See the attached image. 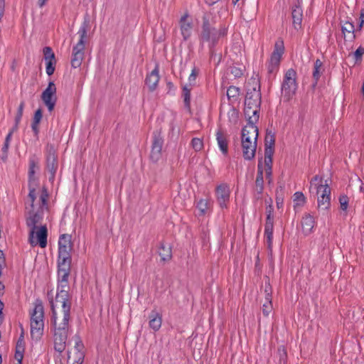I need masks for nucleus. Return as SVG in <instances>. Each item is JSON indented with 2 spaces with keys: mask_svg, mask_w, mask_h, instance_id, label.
<instances>
[{
  "mask_svg": "<svg viewBox=\"0 0 364 364\" xmlns=\"http://www.w3.org/2000/svg\"><path fill=\"white\" fill-rule=\"evenodd\" d=\"M70 310L66 307L65 309H52V318L55 326L54 348L59 353H62L66 347Z\"/></svg>",
  "mask_w": 364,
  "mask_h": 364,
  "instance_id": "1",
  "label": "nucleus"
},
{
  "mask_svg": "<svg viewBox=\"0 0 364 364\" xmlns=\"http://www.w3.org/2000/svg\"><path fill=\"white\" fill-rule=\"evenodd\" d=\"M70 264L58 263V285L55 300H50L51 309H70L68 291V276L70 274Z\"/></svg>",
  "mask_w": 364,
  "mask_h": 364,
  "instance_id": "2",
  "label": "nucleus"
},
{
  "mask_svg": "<svg viewBox=\"0 0 364 364\" xmlns=\"http://www.w3.org/2000/svg\"><path fill=\"white\" fill-rule=\"evenodd\" d=\"M261 104L259 85L255 82L252 89L247 88L245 100L244 114L248 123H256L259 119V111Z\"/></svg>",
  "mask_w": 364,
  "mask_h": 364,
  "instance_id": "3",
  "label": "nucleus"
},
{
  "mask_svg": "<svg viewBox=\"0 0 364 364\" xmlns=\"http://www.w3.org/2000/svg\"><path fill=\"white\" fill-rule=\"evenodd\" d=\"M258 129L255 123H248L242 131V149L243 157L247 160L252 159L256 153Z\"/></svg>",
  "mask_w": 364,
  "mask_h": 364,
  "instance_id": "4",
  "label": "nucleus"
},
{
  "mask_svg": "<svg viewBox=\"0 0 364 364\" xmlns=\"http://www.w3.org/2000/svg\"><path fill=\"white\" fill-rule=\"evenodd\" d=\"M309 190L316 192L317 195L318 208L321 210H327L331 205V188L327 181L319 176H315L310 181Z\"/></svg>",
  "mask_w": 364,
  "mask_h": 364,
  "instance_id": "5",
  "label": "nucleus"
},
{
  "mask_svg": "<svg viewBox=\"0 0 364 364\" xmlns=\"http://www.w3.org/2000/svg\"><path fill=\"white\" fill-rule=\"evenodd\" d=\"M225 34V28L215 29L210 25L208 18L206 16H203L202 31L199 35L200 43L202 46L205 43H208L209 47L211 48Z\"/></svg>",
  "mask_w": 364,
  "mask_h": 364,
  "instance_id": "6",
  "label": "nucleus"
},
{
  "mask_svg": "<svg viewBox=\"0 0 364 364\" xmlns=\"http://www.w3.org/2000/svg\"><path fill=\"white\" fill-rule=\"evenodd\" d=\"M43 307L41 304H36L31 313V333L32 338L38 339L43 334Z\"/></svg>",
  "mask_w": 364,
  "mask_h": 364,
  "instance_id": "7",
  "label": "nucleus"
},
{
  "mask_svg": "<svg viewBox=\"0 0 364 364\" xmlns=\"http://www.w3.org/2000/svg\"><path fill=\"white\" fill-rule=\"evenodd\" d=\"M296 73L293 69H289L284 77L282 86V93L287 100L291 99L297 89Z\"/></svg>",
  "mask_w": 364,
  "mask_h": 364,
  "instance_id": "8",
  "label": "nucleus"
},
{
  "mask_svg": "<svg viewBox=\"0 0 364 364\" xmlns=\"http://www.w3.org/2000/svg\"><path fill=\"white\" fill-rule=\"evenodd\" d=\"M284 50V42L282 40L278 39L275 42L274 51L267 63V71L269 75H274L278 70Z\"/></svg>",
  "mask_w": 364,
  "mask_h": 364,
  "instance_id": "9",
  "label": "nucleus"
},
{
  "mask_svg": "<svg viewBox=\"0 0 364 364\" xmlns=\"http://www.w3.org/2000/svg\"><path fill=\"white\" fill-rule=\"evenodd\" d=\"M90 29V16L86 15L84 21L79 28L77 34L79 36V41L77 44L73 47V51L77 53H83L85 50V44L87 42L88 36L87 33Z\"/></svg>",
  "mask_w": 364,
  "mask_h": 364,
  "instance_id": "10",
  "label": "nucleus"
},
{
  "mask_svg": "<svg viewBox=\"0 0 364 364\" xmlns=\"http://www.w3.org/2000/svg\"><path fill=\"white\" fill-rule=\"evenodd\" d=\"M178 26L183 40L185 41H188L192 36L194 30L193 19L188 12H185L180 17Z\"/></svg>",
  "mask_w": 364,
  "mask_h": 364,
  "instance_id": "11",
  "label": "nucleus"
},
{
  "mask_svg": "<svg viewBox=\"0 0 364 364\" xmlns=\"http://www.w3.org/2000/svg\"><path fill=\"white\" fill-rule=\"evenodd\" d=\"M29 242L31 246L39 245L44 248L47 245V228L45 225L36 229H31L29 232Z\"/></svg>",
  "mask_w": 364,
  "mask_h": 364,
  "instance_id": "12",
  "label": "nucleus"
},
{
  "mask_svg": "<svg viewBox=\"0 0 364 364\" xmlns=\"http://www.w3.org/2000/svg\"><path fill=\"white\" fill-rule=\"evenodd\" d=\"M273 207L269 204L266 208L267 218L264 225V237L268 248H271L273 238L274 218Z\"/></svg>",
  "mask_w": 364,
  "mask_h": 364,
  "instance_id": "13",
  "label": "nucleus"
},
{
  "mask_svg": "<svg viewBox=\"0 0 364 364\" xmlns=\"http://www.w3.org/2000/svg\"><path fill=\"white\" fill-rule=\"evenodd\" d=\"M34 202L35 200L33 201V203ZM26 208L28 213L26 223L27 225L29 227L30 230L39 228L38 226V224L41 223V221L42 220V215L40 213L39 210L35 211V205L33 204V207L31 206V202L28 201V198H27Z\"/></svg>",
  "mask_w": 364,
  "mask_h": 364,
  "instance_id": "14",
  "label": "nucleus"
},
{
  "mask_svg": "<svg viewBox=\"0 0 364 364\" xmlns=\"http://www.w3.org/2000/svg\"><path fill=\"white\" fill-rule=\"evenodd\" d=\"M217 202L222 209L227 208L230 201V188L228 184L222 183L215 190Z\"/></svg>",
  "mask_w": 364,
  "mask_h": 364,
  "instance_id": "15",
  "label": "nucleus"
},
{
  "mask_svg": "<svg viewBox=\"0 0 364 364\" xmlns=\"http://www.w3.org/2000/svg\"><path fill=\"white\" fill-rule=\"evenodd\" d=\"M56 87L53 82H50L47 88L43 92L41 98L50 112L54 109L56 102Z\"/></svg>",
  "mask_w": 364,
  "mask_h": 364,
  "instance_id": "16",
  "label": "nucleus"
},
{
  "mask_svg": "<svg viewBox=\"0 0 364 364\" xmlns=\"http://www.w3.org/2000/svg\"><path fill=\"white\" fill-rule=\"evenodd\" d=\"M85 358V347L80 338L75 340V346L69 353L68 358L72 359L73 364H82Z\"/></svg>",
  "mask_w": 364,
  "mask_h": 364,
  "instance_id": "17",
  "label": "nucleus"
},
{
  "mask_svg": "<svg viewBox=\"0 0 364 364\" xmlns=\"http://www.w3.org/2000/svg\"><path fill=\"white\" fill-rule=\"evenodd\" d=\"M37 168H38V166L36 165L35 162L33 161H31L30 162L29 171H28V176H29L28 201L31 202V205L32 207L33 205V201L36 198V187L37 186V183L36 181L34 174H35L36 170Z\"/></svg>",
  "mask_w": 364,
  "mask_h": 364,
  "instance_id": "18",
  "label": "nucleus"
},
{
  "mask_svg": "<svg viewBox=\"0 0 364 364\" xmlns=\"http://www.w3.org/2000/svg\"><path fill=\"white\" fill-rule=\"evenodd\" d=\"M301 230L304 235H309L314 230L315 225L314 218L310 214H305L302 218Z\"/></svg>",
  "mask_w": 364,
  "mask_h": 364,
  "instance_id": "19",
  "label": "nucleus"
},
{
  "mask_svg": "<svg viewBox=\"0 0 364 364\" xmlns=\"http://www.w3.org/2000/svg\"><path fill=\"white\" fill-rule=\"evenodd\" d=\"M47 169L50 173L49 180L53 181L58 169L57 156L54 152L50 153L48 156Z\"/></svg>",
  "mask_w": 364,
  "mask_h": 364,
  "instance_id": "20",
  "label": "nucleus"
},
{
  "mask_svg": "<svg viewBox=\"0 0 364 364\" xmlns=\"http://www.w3.org/2000/svg\"><path fill=\"white\" fill-rule=\"evenodd\" d=\"M196 75H197V73L196 71V69H193L192 70L191 74L189 76V78H188L190 85H185L183 88V95H182L183 97L185 106L186 107H189V106H190V102H191L190 92L191 90V83L196 80Z\"/></svg>",
  "mask_w": 364,
  "mask_h": 364,
  "instance_id": "21",
  "label": "nucleus"
},
{
  "mask_svg": "<svg viewBox=\"0 0 364 364\" xmlns=\"http://www.w3.org/2000/svg\"><path fill=\"white\" fill-rule=\"evenodd\" d=\"M159 69L156 66L146 77V85L151 91L154 90L159 81Z\"/></svg>",
  "mask_w": 364,
  "mask_h": 364,
  "instance_id": "22",
  "label": "nucleus"
},
{
  "mask_svg": "<svg viewBox=\"0 0 364 364\" xmlns=\"http://www.w3.org/2000/svg\"><path fill=\"white\" fill-rule=\"evenodd\" d=\"M71 245L59 246L58 249V263H68L70 264V251Z\"/></svg>",
  "mask_w": 364,
  "mask_h": 364,
  "instance_id": "23",
  "label": "nucleus"
},
{
  "mask_svg": "<svg viewBox=\"0 0 364 364\" xmlns=\"http://www.w3.org/2000/svg\"><path fill=\"white\" fill-rule=\"evenodd\" d=\"M163 140L161 138H155L152 144L151 158L153 161H157L161 154Z\"/></svg>",
  "mask_w": 364,
  "mask_h": 364,
  "instance_id": "24",
  "label": "nucleus"
},
{
  "mask_svg": "<svg viewBox=\"0 0 364 364\" xmlns=\"http://www.w3.org/2000/svg\"><path fill=\"white\" fill-rule=\"evenodd\" d=\"M291 14H292L293 26L295 29L298 30L301 26L303 11L299 6L296 5L295 6H294V8L292 9Z\"/></svg>",
  "mask_w": 364,
  "mask_h": 364,
  "instance_id": "25",
  "label": "nucleus"
},
{
  "mask_svg": "<svg viewBox=\"0 0 364 364\" xmlns=\"http://www.w3.org/2000/svg\"><path fill=\"white\" fill-rule=\"evenodd\" d=\"M211 203L207 199H200L196 204V208L200 215H204L210 212Z\"/></svg>",
  "mask_w": 364,
  "mask_h": 364,
  "instance_id": "26",
  "label": "nucleus"
},
{
  "mask_svg": "<svg viewBox=\"0 0 364 364\" xmlns=\"http://www.w3.org/2000/svg\"><path fill=\"white\" fill-rule=\"evenodd\" d=\"M161 323L162 320L160 315L156 312H152L151 319L149 321L150 328L156 331L161 328Z\"/></svg>",
  "mask_w": 364,
  "mask_h": 364,
  "instance_id": "27",
  "label": "nucleus"
},
{
  "mask_svg": "<svg viewBox=\"0 0 364 364\" xmlns=\"http://www.w3.org/2000/svg\"><path fill=\"white\" fill-rule=\"evenodd\" d=\"M216 139H217V142H218V146H219L220 151L225 154H227L228 144H227L226 138L220 131H218L217 132Z\"/></svg>",
  "mask_w": 364,
  "mask_h": 364,
  "instance_id": "28",
  "label": "nucleus"
},
{
  "mask_svg": "<svg viewBox=\"0 0 364 364\" xmlns=\"http://www.w3.org/2000/svg\"><path fill=\"white\" fill-rule=\"evenodd\" d=\"M294 208L295 209L302 207L306 203V198L301 192H296L293 196Z\"/></svg>",
  "mask_w": 364,
  "mask_h": 364,
  "instance_id": "29",
  "label": "nucleus"
},
{
  "mask_svg": "<svg viewBox=\"0 0 364 364\" xmlns=\"http://www.w3.org/2000/svg\"><path fill=\"white\" fill-rule=\"evenodd\" d=\"M338 200L340 204V209L341 210V214H343L344 216H346L347 209L349 203V198L346 195H341L340 196Z\"/></svg>",
  "mask_w": 364,
  "mask_h": 364,
  "instance_id": "30",
  "label": "nucleus"
},
{
  "mask_svg": "<svg viewBox=\"0 0 364 364\" xmlns=\"http://www.w3.org/2000/svg\"><path fill=\"white\" fill-rule=\"evenodd\" d=\"M83 58H84L83 53H77V52L73 51V57H72V60H71L72 66L75 68L80 67Z\"/></svg>",
  "mask_w": 364,
  "mask_h": 364,
  "instance_id": "31",
  "label": "nucleus"
},
{
  "mask_svg": "<svg viewBox=\"0 0 364 364\" xmlns=\"http://www.w3.org/2000/svg\"><path fill=\"white\" fill-rule=\"evenodd\" d=\"M273 309L272 298H266L263 304H262V312L263 314L266 316H269V314L272 312Z\"/></svg>",
  "mask_w": 364,
  "mask_h": 364,
  "instance_id": "32",
  "label": "nucleus"
},
{
  "mask_svg": "<svg viewBox=\"0 0 364 364\" xmlns=\"http://www.w3.org/2000/svg\"><path fill=\"white\" fill-rule=\"evenodd\" d=\"M255 183L257 190L262 191L263 188V172L260 164L258 165V171Z\"/></svg>",
  "mask_w": 364,
  "mask_h": 364,
  "instance_id": "33",
  "label": "nucleus"
},
{
  "mask_svg": "<svg viewBox=\"0 0 364 364\" xmlns=\"http://www.w3.org/2000/svg\"><path fill=\"white\" fill-rule=\"evenodd\" d=\"M159 255L163 260L170 259L171 257V250L170 247L168 245H162L159 250Z\"/></svg>",
  "mask_w": 364,
  "mask_h": 364,
  "instance_id": "34",
  "label": "nucleus"
},
{
  "mask_svg": "<svg viewBox=\"0 0 364 364\" xmlns=\"http://www.w3.org/2000/svg\"><path fill=\"white\" fill-rule=\"evenodd\" d=\"M341 29H342V32L343 33V34H346V33H352L353 38H355V36L353 34L354 31H355V27H354V25L353 23H351L350 21H346L342 25Z\"/></svg>",
  "mask_w": 364,
  "mask_h": 364,
  "instance_id": "35",
  "label": "nucleus"
},
{
  "mask_svg": "<svg viewBox=\"0 0 364 364\" xmlns=\"http://www.w3.org/2000/svg\"><path fill=\"white\" fill-rule=\"evenodd\" d=\"M191 146L196 151H200L203 149V141L200 138H193L191 140Z\"/></svg>",
  "mask_w": 364,
  "mask_h": 364,
  "instance_id": "36",
  "label": "nucleus"
},
{
  "mask_svg": "<svg viewBox=\"0 0 364 364\" xmlns=\"http://www.w3.org/2000/svg\"><path fill=\"white\" fill-rule=\"evenodd\" d=\"M24 105L23 103H21L18 108L17 114L15 117V126L14 127V129H17L18 124L20 123L22 116H23V111Z\"/></svg>",
  "mask_w": 364,
  "mask_h": 364,
  "instance_id": "37",
  "label": "nucleus"
},
{
  "mask_svg": "<svg viewBox=\"0 0 364 364\" xmlns=\"http://www.w3.org/2000/svg\"><path fill=\"white\" fill-rule=\"evenodd\" d=\"M23 347L21 345V343H19L18 342L16 345V353H15V358L18 361V364H21V361L23 359Z\"/></svg>",
  "mask_w": 364,
  "mask_h": 364,
  "instance_id": "38",
  "label": "nucleus"
},
{
  "mask_svg": "<svg viewBox=\"0 0 364 364\" xmlns=\"http://www.w3.org/2000/svg\"><path fill=\"white\" fill-rule=\"evenodd\" d=\"M272 158L264 156V171L267 177H269L272 173Z\"/></svg>",
  "mask_w": 364,
  "mask_h": 364,
  "instance_id": "39",
  "label": "nucleus"
},
{
  "mask_svg": "<svg viewBox=\"0 0 364 364\" xmlns=\"http://www.w3.org/2000/svg\"><path fill=\"white\" fill-rule=\"evenodd\" d=\"M43 55H44L45 61L55 60V54L53 52L51 48H50V47H45L43 48Z\"/></svg>",
  "mask_w": 364,
  "mask_h": 364,
  "instance_id": "40",
  "label": "nucleus"
},
{
  "mask_svg": "<svg viewBox=\"0 0 364 364\" xmlns=\"http://www.w3.org/2000/svg\"><path fill=\"white\" fill-rule=\"evenodd\" d=\"M321 66H322V62L320 60H316L314 63V70L313 72V76L316 80L320 77V74H321L320 70L321 68Z\"/></svg>",
  "mask_w": 364,
  "mask_h": 364,
  "instance_id": "41",
  "label": "nucleus"
},
{
  "mask_svg": "<svg viewBox=\"0 0 364 364\" xmlns=\"http://www.w3.org/2000/svg\"><path fill=\"white\" fill-rule=\"evenodd\" d=\"M55 63H56L55 60L46 61V73L48 75H51L53 74V73L55 71Z\"/></svg>",
  "mask_w": 364,
  "mask_h": 364,
  "instance_id": "42",
  "label": "nucleus"
},
{
  "mask_svg": "<svg viewBox=\"0 0 364 364\" xmlns=\"http://www.w3.org/2000/svg\"><path fill=\"white\" fill-rule=\"evenodd\" d=\"M239 95V89L234 86H230L227 90V96L229 99L235 98Z\"/></svg>",
  "mask_w": 364,
  "mask_h": 364,
  "instance_id": "43",
  "label": "nucleus"
},
{
  "mask_svg": "<svg viewBox=\"0 0 364 364\" xmlns=\"http://www.w3.org/2000/svg\"><path fill=\"white\" fill-rule=\"evenodd\" d=\"M364 54V48L360 46L353 53V56L355 59V62H359L362 59V56Z\"/></svg>",
  "mask_w": 364,
  "mask_h": 364,
  "instance_id": "44",
  "label": "nucleus"
},
{
  "mask_svg": "<svg viewBox=\"0 0 364 364\" xmlns=\"http://www.w3.org/2000/svg\"><path fill=\"white\" fill-rule=\"evenodd\" d=\"M58 245H71L70 237L68 235H62L59 239Z\"/></svg>",
  "mask_w": 364,
  "mask_h": 364,
  "instance_id": "45",
  "label": "nucleus"
},
{
  "mask_svg": "<svg viewBox=\"0 0 364 364\" xmlns=\"http://www.w3.org/2000/svg\"><path fill=\"white\" fill-rule=\"evenodd\" d=\"M264 299L272 298V287L269 282H266L264 287Z\"/></svg>",
  "mask_w": 364,
  "mask_h": 364,
  "instance_id": "46",
  "label": "nucleus"
},
{
  "mask_svg": "<svg viewBox=\"0 0 364 364\" xmlns=\"http://www.w3.org/2000/svg\"><path fill=\"white\" fill-rule=\"evenodd\" d=\"M42 117H43L42 112L40 109H38V110L36 111V112L34 114L33 122H34L36 124H39L42 119Z\"/></svg>",
  "mask_w": 364,
  "mask_h": 364,
  "instance_id": "47",
  "label": "nucleus"
},
{
  "mask_svg": "<svg viewBox=\"0 0 364 364\" xmlns=\"http://www.w3.org/2000/svg\"><path fill=\"white\" fill-rule=\"evenodd\" d=\"M274 139L272 135H267L265 138V146L274 147Z\"/></svg>",
  "mask_w": 364,
  "mask_h": 364,
  "instance_id": "48",
  "label": "nucleus"
},
{
  "mask_svg": "<svg viewBox=\"0 0 364 364\" xmlns=\"http://www.w3.org/2000/svg\"><path fill=\"white\" fill-rule=\"evenodd\" d=\"M274 154V147L265 146L264 156L272 158Z\"/></svg>",
  "mask_w": 364,
  "mask_h": 364,
  "instance_id": "49",
  "label": "nucleus"
},
{
  "mask_svg": "<svg viewBox=\"0 0 364 364\" xmlns=\"http://www.w3.org/2000/svg\"><path fill=\"white\" fill-rule=\"evenodd\" d=\"M363 24H364V9H362L360 11V16H359V23H358V26L359 30L362 29Z\"/></svg>",
  "mask_w": 364,
  "mask_h": 364,
  "instance_id": "50",
  "label": "nucleus"
},
{
  "mask_svg": "<svg viewBox=\"0 0 364 364\" xmlns=\"http://www.w3.org/2000/svg\"><path fill=\"white\" fill-rule=\"evenodd\" d=\"M46 201H47V194L46 193H42L41 196V198H40V202H41V205H40V208H43V206H45L46 205Z\"/></svg>",
  "mask_w": 364,
  "mask_h": 364,
  "instance_id": "51",
  "label": "nucleus"
},
{
  "mask_svg": "<svg viewBox=\"0 0 364 364\" xmlns=\"http://www.w3.org/2000/svg\"><path fill=\"white\" fill-rule=\"evenodd\" d=\"M276 203L277 208L279 209L281 208L283 205V198L282 197L277 196L276 199Z\"/></svg>",
  "mask_w": 364,
  "mask_h": 364,
  "instance_id": "52",
  "label": "nucleus"
},
{
  "mask_svg": "<svg viewBox=\"0 0 364 364\" xmlns=\"http://www.w3.org/2000/svg\"><path fill=\"white\" fill-rule=\"evenodd\" d=\"M38 124H36L34 122H32L31 127H32V129H33L35 135H37L38 133Z\"/></svg>",
  "mask_w": 364,
  "mask_h": 364,
  "instance_id": "53",
  "label": "nucleus"
},
{
  "mask_svg": "<svg viewBox=\"0 0 364 364\" xmlns=\"http://www.w3.org/2000/svg\"><path fill=\"white\" fill-rule=\"evenodd\" d=\"M232 73H233L235 77H240L242 75V70L240 69H233Z\"/></svg>",
  "mask_w": 364,
  "mask_h": 364,
  "instance_id": "54",
  "label": "nucleus"
},
{
  "mask_svg": "<svg viewBox=\"0 0 364 364\" xmlns=\"http://www.w3.org/2000/svg\"><path fill=\"white\" fill-rule=\"evenodd\" d=\"M16 130V129H14V128H13L12 130L8 134V135L6 137V140H5L6 142H9L10 143V141H11V136H12V133H13V132H14Z\"/></svg>",
  "mask_w": 364,
  "mask_h": 364,
  "instance_id": "55",
  "label": "nucleus"
},
{
  "mask_svg": "<svg viewBox=\"0 0 364 364\" xmlns=\"http://www.w3.org/2000/svg\"><path fill=\"white\" fill-rule=\"evenodd\" d=\"M9 146V142H4V144L2 147V151L5 154H6Z\"/></svg>",
  "mask_w": 364,
  "mask_h": 364,
  "instance_id": "56",
  "label": "nucleus"
},
{
  "mask_svg": "<svg viewBox=\"0 0 364 364\" xmlns=\"http://www.w3.org/2000/svg\"><path fill=\"white\" fill-rule=\"evenodd\" d=\"M4 308V304L0 301V323L2 321V310Z\"/></svg>",
  "mask_w": 364,
  "mask_h": 364,
  "instance_id": "57",
  "label": "nucleus"
},
{
  "mask_svg": "<svg viewBox=\"0 0 364 364\" xmlns=\"http://www.w3.org/2000/svg\"><path fill=\"white\" fill-rule=\"evenodd\" d=\"M219 0H205L206 3L209 5H212L218 2Z\"/></svg>",
  "mask_w": 364,
  "mask_h": 364,
  "instance_id": "58",
  "label": "nucleus"
},
{
  "mask_svg": "<svg viewBox=\"0 0 364 364\" xmlns=\"http://www.w3.org/2000/svg\"><path fill=\"white\" fill-rule=\"evenodd\" d=\"M48 0H38V5L39 6L42 7L45 5Z\"/></svg>",
  "mask_w": 364,
  "mask_h": 364,
  "instance_id": "59",
  "label": "nucleus"
},
{
  "mask_svg": "<svg viewBox=\"0 0 364 364\" xmlns=\"http://www.w3.org/2000/svg\"><path fill=\"white\" fill-rule=\"evenodd\" d=\"M4 286L0 282V295L3 293Z\"/></svg>",
  "mask_w": 364,
  "mask_h": 364,
  "instance_id": "60",
  "label": "nucleus"
},
{
  "mask_svg": "<svg viewBox=\"0 0 364 364\" xmlns=\"http://www.w3.org/2000/svg\"><path fill=\"white\" fill-rule=\"evenodd\" d=\"M361 92H362L363 96L364 97V82H363V86H362Z\"/></svg>",
  "mask_w": 364,
  "mask_h": 364,
  "instance_id": "61",
  "label": "nucleus"
},
{
  "mask_svg": "<svg viewBox=\"0 0 364 364\" xmlns=\"http://www.w3.org/2000/svg\"><path fill=\"white\" fill-rule=\"evenodd\" d=\"M360 191L364 192V186L363 185L360 186Z\"/></svg>",
  "mask_w": 364,
  "mask_h": 364,
  "instance_id": "62",
  "label": "nucleus"
},
{
  "mask_svg": "<svg viewBox=\"0 0 364 364\" xmlns=\"http://www.w3.org/2000/svg\"><path fill=\"white\" fill-rule=\"evenodd\" d=\"M240 0H232V2L235 4H237Z\"/></svg>",
  "mask_w": 364,
  "mask_h": 364,
  "instance_id": "63",
  "label": "nucleus"
},
{
  "mask_svg": "<svg viewBox=\"0 0 364 364\" xmlns=\"http://www.w3.org/2000/svg\"><path fill=\"white\" fill-rule=\"evenodd\" d=\"M2 362V358H1V355H0V364Z\"/></svg>",
  "mask_w": 364,
  "mask_h": 364,
  "instance_id": "64",
  "label": "nucleus"
}]
</instances>
